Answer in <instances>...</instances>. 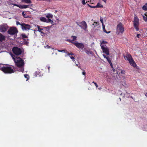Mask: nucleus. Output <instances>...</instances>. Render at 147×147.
Listing matches in <instances>:
<instances>
[{
    "mask_svg": "<svg viewBox=\"0 0 147 147\" xmlns=\"http://www.w3.org/2000/svg\"><path fill=\"white\" fill-rule=\"evenodd\" d=\"M142 8L144 10L147 11V3L145 4L143 6Z\"/></svg>",
    "mask_w": 147,
    "mask_h": 147,
    "instance_id": "nucleus-20",
    "label": "nucleus"
},
{
    "mask_svg": "<svg viewBox=\"0 0 147 147\" xmlns=\"http://www.w3.org/2000/svg\"><path fill=\"white\" fill-rule=\"evenodd\" d=\"M145 15L146 16H147V11L145 13Z\"/></svg>",
    "mask_w": 147,
    "mask_h": 147,
    "instance_id": "nucleus-43",
    "label": "nucleus"
},
{
    "mask_svg": "<svg viewBox=\"0 0 147 147\" xmlns=\"http://www.w3.org/2000/svg\"><path fill=\"white\" fill-rule=\"evenodd\" d=\"M67 55H70V54H69V53H68Z\"/></svg>",
    "mask_w": 147,
    "mask_h": 147,
    "instance_id": "nucleus-49",
    "label": "nucleus"
},
{
    "mask_svg": "<svg viewBox=\"0 0 147 147\" xmlns=\"http://www.w3.org/2000/svg\"><path fill=\"white\" fill-rule=\"evenodd\" d=\"M5 37L0 33V41H3L5 40Z\"/></svg>",
    "mask_w": 147,
    "mask_h": 147,
    "instance_id": "nucleus-15",
    "label": "nucleus"
},
{
    "mask_svg": "<svg viewBox=\"0 0 147 147\" xmlns=\"http://www.w3.org/2000/svg\"><path fill=\"white\" fill-rule=\"evenodd\" d=\"M125 59L128 61L130 65L134 67H136V65L132 58V57L129 54H127L126 56H124Z\"/></svg>",
    "mask_w": 147,
    "mask_h": 147,
    "instance_id": "nucleus-3",
    "label": "nucleus"
},
{
    "mask_svg": "<svg viewBox=\"0 0 147 147\" xmlns=\"http://www.w3.org/2000/svg\"><path fill=\"white\" fill-rule=\"evenodd\" d=\"M0 69L5 73L11 74L14 72V67L12 66H3L1 67Z\"/></svg>",
    "mask_w": 147,
    "mask_h": 147,
    "instance_id": "nucleus-2",
    "label": "nucleus"
},
{
    "mask_svg": "<svg viewBox=\"0 0 147 147\" xmlns=\"http://www.w3.org/2000/svg\"><path fill=\"white\" fill-rule=\"evenodd\" d=\"M107 0H102V1H104V2H106V1Z\"/></svg>",
    "mask_w": 147,
    "mask_h": 147,
    "instance_id": "nucleus-46",
    "label": "nucleus"
},
{
    "mask_svg": "<svg viewBox=\"0 0 147 147\" xmlns=\"http://www.w3.org/2000/svg\"><path fill=\"white\" fill-rule=\"evenodd\" d=\"M45 48L48 49H49L50 48H51L48 45H47L46 46H45Z\"/></svg>",
    "mask_w": 147,
    "mask_h": 147,
    "instance_id": "nucleus-30",
    "label": "nucleus"
},
{
    "mask_svg": "<svg viewBox=\"0 0 147 147\" xmlns=\"http://www.w3.org/2000/svg\"><path fill=\"white\" fill-rule=\"evenodd\" d=\"M86 0L87 1L86 2V3H87V1L89 2V1H87V0Z\"/></svg>",
    "mask_w": 147,
    "mask_h": 147,
    "instance_id": "nucleus-50",
    "label": "nucleus"
},
{
    "mask_svg": "<svg viewBox=\"0 0 147 147\" xmlns=\"http://www.w3.org/2000/svg\"><path fill=\"white\" fill-rule=\"evenodd\" d=\"M22 26V28L23 30H27L31 28V26L29 25L25 24H21Z\"/></svg>",
    "mask_w": 147,
    "mask_h": 147,
    "instance_id": "nucleus-9",
    "label": "nucleus"
},
{
    "mask_svg": "<svg viewBox=\"0 0 147 147\" xmlns=\"http://www.w3.org/2000/svg\"><path fill=\"white\" fill-rule=\"evenodd\" d=\"M94 84L96 86V87L97 88L98 87V85H97V84H96V83H94Z\"/></svg>",
    "mask_w": 147,
    "mask_h": 147,
    "instance_id": "nucleus-39",
    "label": "nucleus"
},
{
    "mask_svg": "<svg viewBox=\"0 0 147 147\" xmlns=\"http://www.w3.org/2000/svg\"><path fill=\"white\" fill-rule=\"evenodd\" d=\"M22 1L27 3H31L30 0H22Z\"/></svg>",
    "mask_w": 147,
    "mask_h": 147,
    "instance_id": "nucleus-18",
    "label": "nucleus"
},
{
    "mask_svg": "<svg viewBox=\"0 0 147 147\" xmlns=\"http://www.w3.org/2000/svg\"><path fill=\"white\" fill-rule=\"evenodd\" d=\"M49 68H50V67H48V69H49Z\"/></svg>",
    "mask_w": 147,
    "mask_h": 147,
    "instance_id": "nucleus-53",
    "label": "nucleus"
},
{
    "mask_svg": "<svg viewBox=\"0 0 147 147\" xmlns=\"http://www.w3.org/2000/svg\"><path fill=\"white\" fill-rule=\"evenodd\" d=\"M121 73L122 74H124L125 73V71L123 70H121Z\"/></svg>",
    "mask_w": 147,
    "mask_h": 147,
    "instance_id": "nucleus-33",
    "label": "nucleus"
},
{
    "mask_svg": "<svg viewBox=\"0 0 147 147\" xmlns=\"http://www.w3.org/2000/svg\"><path fill=\"white\" fill-rule=\"evenodd\" d=\"M140 34H138L137 35V37L138 38H140Z\"/></svg>",
    "mask_w": 147,
    "mask_h": 147,
    "instance_id": "nucleus-38",
    "label": "nucleus"
},
{
    "mask_svg": "<svg viewBox=\"0 0 147 147\" xmlns=\"http://www.w3.org/2000/svg\"><path fill=\"white\" fill-rule=\"evenodd\" d=\"M100 46L101 49L105 48L107 47L106 45V44L107 43V42L105 41L102 40L100 41Z\"/></svg>",
    "mask_w": 147,
    "mask_h": 147,
    "instance_id": "nucleus-12",
    "label": "nucleus"
},
{
    "mask_svg": "<svg viewBox=\"0 0 147 147\" xmlns=\"http://www.w3.org/2000/svg\"><path fill=\"white\" fill-rule=\"evenodd\" d=\"M76 66H78V65L76 64Z\"/></svg>",
    "mask_w": 147,
    "mask_h": 147,
    "instance_id": "nucleus-54",
    "label": "nucleus"
},
{
    "mask_svg": "<svg viewBox=\"0 0 147 147\" xmlns=\"http://www.w3.org/2000/svg\"><path fill=\"white\" fill-rule=\"evenodd\" d=\"M16 25H21V24L20 23V22H18V21L16 22Z\"/></svg>",
    "mask_w": 147,
    "mask_h": 147,
    "instance_id": "nucleus-36",
    "label": "nucleus"
},
{
    "mask_svg": "<svg viewBox=\"0 0 147 147\" xmlns=\"http://www.w3.org/2000/svg\"><path fill=\"white\" fill-rule=\"evenodd\" d=\"M93 82V83H94H94H96V82Z\"/></svg>",
    "mask_w": 147,
    "mask_h": 147,
    "instance_id": "nucleus-51",
    "label": "nucleus"
},
{
    "mask_svg": "<svg viewBox=\"0 0 147 147\" xmlns=\"http://www.w3.org/2000/svg\"><path fill=\"white\" fill-rule=\"evenodd\" d=\"M22 15H23V16H24V18H26L27 17V16H25V14L24 13V12H22Z\"/></svg>",
    "mask_w": 147,
    "mask_h": 147,
    "instance_id": "nucleus-31",
    "label": "nucleus"
},
{
    "mask_svg": "<svg viewBox=\"0 0 147 147\" xmlns=\"http://www.w3.org/2000/svg\"><path fill=\"white\" fill-rule=\"evenodd\" d=\"M88 6L89 7H92V8H94V7H96L95 6V7H91L90 5H88Z\"/></svg>",
    "mask_w": 147,
    "mask_h": 147,
    "instance_id": "nucleus-42",
    "label": "nucleus"
},
{
    "mask_svg": "<svg viewBox=\"0 0 147 147\" xmlns=\"http://www.w3.org/2000/svg\"><path fill=\"white\" fill-rule=\"evenodd\" d=\"M102 55L103 56V57H104V58H106L107 59V61H109V59L108 57H106L105 55Z\"/></svg>",
    "mask_w": 147,
    "mask_h": 147,
    "instance_id": "nucleus-26",
    "label": "nucleus"
},
{
    "mask_svg": "<svg viewBox=\"0 0 147 147\" xmlns=\"http://www.w3.org/2000/svg\"><path fill=\"white\" fill-rule=\"evenodd\" d=\"M74 44L78 48L82 50L84 47V45L82 43H78L77 42H74Z\"/></svg>",
    "mask_w": 147,
    "mask_h": 147,
    "instance_id": "nucleus-11",
    "label": "nucleus"
},
{
    "mask_svg": "<svg viewBox=\"0 0 147 147\" xmlns=\"http://www.w3.org/2000/svg\"><path fill=\"white\" fill-rule=\"evenodd\" d=\"M57 51H58L59 52H65V50H58Z\"/></svg>",
    "mask_w": 147,
    "mask_h": 147,
    "instance_id": "nucleus-34",
    "label": "nucleus"
},
{
    "mask_svg": "<svg viewBox=\"0 0 147 147\" xmlns=\"http://www.w3.org/2000/svg\"><path fill=\"white\" fill-rule=\"evenodd\" d=\"M142 16L143 17V18L144 20L145 21L147 22V16H146V17H145L144 16Z\"/></svg>",
    "mask_w": 147,
    "mask_h": 147,
    "instance_id": "nucleus-23",
    "label": "nucleus"
},
{
    "mask_svg": "<svg viewBox=\"0 0 147 147\" xmlns=\"http://www.w3.org/2000/svg\"><path fill=\"white\" fill-rule=\"evenodd\" d=\"M100 21L101 22L102 24V25H104V24H103V18H102L101 17L100 18Z\"/></svg>",
    "mask_w": 147,
    "mask_h": 147,
    "instance_id": "nucleus-27",
    "label": "nucleus"
},
{
    "mask_svg": "<svg viewBox=\"0 0 147 147\" xmlns=\"http://www.w3.org/2000/svg\"><path fill=\"white\" fill-rule=\"evenodd\" d=\"M78 25L85 31H87V25L85 21H82L80 23L78 24Z\"/></svg>",
    "mask_w": 147,
    "mask_h": 147,
    "instance_id": "nucleus-5",
    "label": "nucleus"
},
{
    "mask_svg": "<svg viewBox=\"0 0 147 147\" xmlns=\"http://www.w3.org/2000/svg\"><path fill=\"white\" fill-rule=\"evenodd\" d=\"M139 23V19L137 16H135L134 17V26L137 31H138L139 30V28H138Z\"/></svg>",
    "mask_w": 147,
    "mask_h": 147,
    "instance_id": "nucleus-8",
    "label": "nucleus"
},
{
    "mask_svg": "<svg viewBox=\"0 0 147 147\" xmlns=\"http://www.w3.org/2000/svg\"><path fill=\"white\" fill-rule=\"evenodd\" d=\"M37 27L38 28V31H39V32H41V31L42 30H43L42 29H41L40 28V27H39V26H37Z\"/></svg>",
    "mask_w": 147,
    "mask_h": 147,
    "instance_id": "nucleus-25",
    "label": "nucleus"
},
{
    "mask_svg": "<svg viewBox=\"0 0 147 147\" xmlns=\"http://www.w3.org/2000/svg\"><path fill=\"white\" fill-rule=\"evenodd\" d=\"M40 20L42 22H47V19L45 17H41L40 18Z\"/></svg>",
    "mask_w": 147,
    "mask_h": 147,
    "instance_id": "nucleus-17",
    "label": "nucleus"
},
{
    "mask_svg": "<svg viewBox=\"0 0 147 147\" xmlns=\"http://www.w3.org/2000/svg\"><path fill=\"white\" fill-rule=\"evenodd\" d=\"M92 25L94 26V27H95L99 25V23L97 22H94L92 24Z\"/></svg>",
    "mask_w": 147,
    "mask_h": 147,
    "instance_id": "nucleus-19",
    "label": "nucleus"
},
{
    "mask_svg": "<svg viewBox=\"0 0 147 147\" xmlns=\"http://www.w3.org/2000/svg\"><path fill=\"white\" fill-rule=\"evenodd\" d=\"M24 76H25V77L26 78H27V76H28V75H24Z\"/></svg>",
    "mask_w": 147,
    "mask_h": 147,
    "instance_id": "nucleus-44",
    "label": "nucleus"
},
{
    "mask_svg": "<svg viewBox=\"0 0 147 147\" xmlns=\"http://www.w3.org/2000/svg\"><path fill=\"white\" fill-rule=\"evenodd\" d=\"M21 35L22 37L24 38H27L28 37L25 34H22Z\"/></svg>",
    "mask_w": 147,
    "mask_h": 147,
    "instance_id": "nucleus-22",
    "label": "nucleus"
},
{
    "mask_svg": "<svg viewBox=\"0 0 147 147\" xmlns=\"http://www.w3.org/2000/svg\"><path fill=\"white\" fill-rule=\"evenodd\" d=\"M70 55H73V54L72 53H71L70 54Z\"/></svg>",
    "mask_w": 147,
    "mask_h": 147,
    "instance_id": "nucleus-48",
    "label": "nucleus"
},
{
    "mask_svg": "<svg viewBox=\"0 0 147 147\" xmlns=\"http://www.w3.org/2000/svg\"><path fill=\"white\" fill-rule=\"evenodd\" d=\"M124 31V28L122 24L119 23L118 24L117 27L116 34L118 35L121 34Z\"/></svg>",
    "mask_w": 147,
    "mask_h": 147,
    "instance_id": "nucleus-4",
    "label": "nucleus"
},
{
    "mask_svg": "<svg viewBox=\"0 0 147 147\" xmlns=\"http://www.w3.org/2000/svg\"><path fill=\"white\" fill-rule=\"evenodd\" d=\"M13 5L14 6H17L18 7H19L20 5H18L16 4H13Z\"/></svg>",
    "mask_w": 147,
    "mask_h": 147,
    "instance_id": "nucleus-40",
    "label": "nucleus"
},
{
    "mask_svg": "<svg viewBox=\"0 0 147 147\" xmlns=\"http://www.w3.org/2000/svg\"><path fill=\"white\" fill-rule=\"evenodd\" d=\"M11 56L14 60L16 65L18 67H22L24 65V61L21 58L18 57H15L11 55Z\"/></svg>",
    "mask_w": 147,
    "mask_h": 147,
    "instance_id": "nucleus-1",
    "label": "nucleus"
},
{
    "mask_svg": "<svg viewBox=\"0 0 147 147\" xmlns=\"http://www.w3.org/2000/svg\"><path fill=\"white\" fill-rule=\"evenodd\" d=\"M90 3L92 4H93L94 2V1H92V0H90Z\"/></svg>",
    "mask_w": 147,
    "mask_h": 147,
    "instance_id": "nucleus-35",
    "label": "nucleus"
},
{
    "mask_svg": "<svg viewBox=\"0 0 147 147\" xmlns=\"http://www.w3.org/2000/svg\"><path fill=\"white\" fill-rule=\"evenodd\" d=\"M102 26L103 30L104 32H106V33H110V31H109L108 32H107L106 31V30L105 29V26L104 25H102Z\"/></svg>",
    "mask_w": 147,
    "mask_h": 147,
    "instance_id": "nucleus-21",
    "label": "nucleus"
},
{
    "mask_svg": "<svg viewBox=\"0 0 147 147\" xmlns=\"http://www.w3.org/2000/svg\"><path fill=\"white\" fill-rule=\"evenodd\" d=\"M70 58L71 59H72L73 61H74V58L73 57H71Z\"/></svg>",
    "mask_w": 147,
    "mask_h": 147,
    "instance_id": "nucleus-37",
    "label": "nucleus"
},
{
    "mask_svg": "<svg viewBox=\"0 0 147 147\" xmlns=\"http://www.w3.org/2000/svg\"><path fill=\"white\" fill-rule=\"evenodd\" d=\"M8 33L10 35H13L18 32L17 29L15 27H11L8 31Z\"/></svg>",
    "mask_w": 147,
    "mask_h": 147,
    "instance_id": "nucleus-7",
    "label": "nucleus"
},
{
    "mask_svg": "<svg viewBox=\"0 0 147 147\" xmlns=\"http://www.w3.org/2000/svg\"><path fill=\"white\" fill-rule=\"evenodd\" d=\"M86 52L87 53H88V51H86Z\"/></svg>",
    "mask_w": 147,
    "mask_h": 147,
    "instance_id": "nucleus-47",
    "label": "nucleus"
},
{
    "mask_svg": "<svg viewBox=\"0 0 147 147\" xmlns=\"http://www.w3.org/2000/svg\"><path fill=\"white\" fill-rule=\"evenodd\" d=\"M67 40L70 42H71V43H73V44H74V42H73V40H72L68 39Z\"/></svg>",
    "mask_w": 147,
    "mask_h": 147,
    "instance_id": "nucleus-29",
    "label": "nucleus"
},
{
    "mask_svg": "<svg viewBox=\"0 0 147 147\" xmlns=\"http://www.w3.org/2000/svg\"><path fill=\"white\" fill-rule=\"evenodd\" d=\"M13 53L16 55H20L22 52V49L17 47H14L12 49Z\"/></svg>",
    "mask_w": 147,
    "mask_h": 147,
    "instance_id": "nucleus-6",
    "label": "nucleus"
},
{
    "mask_svg": "<svg viewBox=\"0 0 147 147\" xmlns=\"http://www.w3.org/2000/svg\"><path fill=\"white\" fill-rule=\"evenodd\" d=\"M145 95L146 96V97L147 98V92L145 94Z\"/></svg>",
    "mask_w": 147,
    "mask_h": 147,
    "instance_id": "nucleus-45",
    "label": "nucleus"
},
{
    "mask_svg": "<svg viewBox=\"0 0 147 147\" xmlns=\"http://www.w3.org/2000/svg\"><path fill=\"white\" fill-rule=\"evenodd\" d=\"M96 6L97 7H102L103 6L102 5L100 4V3H98L97 4Z\"/></svg>",
    "mask_w": 147,
    "mask_h": 147,
    "instance_id": "nucleus-28",
    "label": "nucleus"
},
{
    "mask_svg": "<svg viewBox=\"0 0 147 147\" xmlns=\"http://www.w3.org/2000/svg\"><path fill=\"white\" fill-rule=\"evenodd\" d=\"M51 49H54V48H52Z\"/></svg>",
    "mask_w": 147,
    "mask_h": 147,
    "instance_id": "nucleus-52",
    "label": "nucleus"
},
{
    "mask_svg": "<svg viewBox=\"0 0 147 147\" xmlns=\"http://www.w3.org/2000/svg\"><path fill=\"white\" fill-rule=\"evenodd\" d=\"M29 6V5H20L19 8H20L23 9V8H27L28 6Z\"/></svg>",
    "mask_w": 147,
    "mask_h": 147,
    "instance_id": "nucleus-16",
    "label": "nucleus"
},
{
    "mask_svg": "<svg viewBox=\"0 0 147 147\" xmlns=\"http://www.w3.org/2000/svg\"><path fill=\"white\" fill-rule=\"evenodd\" d=\"M71 37L73 38L72 40L73 41L76 40V36H72Z\"/></svg>",
    "mask_w": 147,
    "mask_h": 147,
    "instance_id": "nucleus-24",
    "label": "nucleus"
},
{
    "mask_svg": "<svg viewBox=\"0 0 147 147\" xmlns=\"http://www.w3.org/2000/svg\"><path fill=\"white\" fill-rule=\"evenodd\" d=\"M8 29V27L6 24H3L0 26V32H5Z\"/></svg>",
    "mask_w": 147,
    "mask_h": 147,
    "instance_id": "nucleus-10",
    "label": "nucleus"
},
{
    "mask_svg": "<svg viewBox=\"0 0 147 147\" xmlns=\"http://www.w3.org/2000/svg\"><path fill=\"white\" fill-rule=\"evenodd\" d=\"M82 73L83 75H85L86 74V73L84 71L82 72Z\"/></svg>",
    "mask_w": 147,
    "mask_h": 147,
    "instance_id": "nucleus-41",
    "label": "nucleus"
},
{
    "mask_svg": "<svg viewBox=\"0 0 147 147\" xmlns=\"http://www.w3.org/2000/svg\"><path fill=\"white\" fill-rule=\"evenodd\" d=\"M53 17V15L50 13H48L46 15V17L48 19L49 22H51V23H53V21H52L50 18H52Z\"/></svg>",
    "mask_w": 147,
    "mask_h": 147,
    "instance_id": "nucleus-13",
    "label": "nucleus"
},
{
    "mask_svg": "<svg viewBox=\"0 0 147 147\" xmlns=\"http://www.w3.org/2000/svg\"><path fill=\"white\" fill-rule=\"evenodd\" d=\"M82 3L83 5H85L86 4L85 0H82Z\"/></svg>",
    "mask_w": 147,
    "mask_h": 147,
    "instance_id": "nucleus-32",
    "label": "nucleus"
},
{
    "mask_svg": "<svg viewBox=\"0 0 147 147\" xmlns=\"http://www.w3.org/2000/svg\"><path fill=\"white\" fill-rule=\"evenodd\" d=\"M102 49L103 51V53H105L107 55H109V49H108L107 47L105 48H102Z\"/></svg>",
    "mask_w": 147,
    "mask_h": 147,
    "instance_id": "nucleus-14",
    "label": "nucleus"
}]
</instances>
